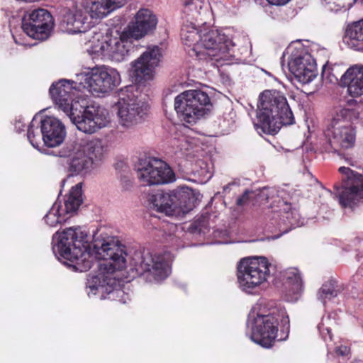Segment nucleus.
Wrapping results in <instances>:
<instances>
[{
  "instance_id": "f257e3e1",
  "label": "nucleus",
  "mask_w": 363,
  "mask_h": 363,
  "mask_svg": "<svg viewBox=\"0 0 363 363\" xmlns=\"http://www.w3.org/2000/svg\"><path fill=\"white\" fill-rule=\"evenodd\" d=\"M86 234L80 227H70L52 236V249L62 257L72 262L75 271L89 270L94 263V255L102 262L98 265L95 275H89L86 287L88 296L101 294V299L110 298L125 303L129 299L121 289H117V272L127 267L125 247L113 237L95 239L92 252L86 240Z\"/></svg>"
},
{
  "instance_id": "f03ea898",
  "label": "nucleus",
  "mask_w": 363,
  "mask_h": 363,
  "mask_svg": "<svg viewBox=\"0 0 363 363\" xmlns=\"http://www.w3.org/2000/svg\"><path fill=\"white\" fill-rule=\"evenodd\" d=\"M181 37L185 45L192 46L189 55L199 60H210L222 65L235 57V43L225 33L211 30L199 34L194 26H185Z\"/></svg>"
},
{
  "instance_id": "7ed1b4c3",
  "label": "nucleus",
  "mask_w": 363,
  "mask_h": 363,
  "mask_svg": "<svg viewBox=\"0 0 363 363\" xmlns=\"http://www.w3.org/2000/svg\"><path fill=\"white\" fill-rule=\"evenodd\" d=\"M257 117L255 127L257 132L269 135L277 133L282 125L294 123L286 97L275 90H266L260 94Z\"/></svg>"
},
{
  "instance_id": "20e7f679",
  "label": "nucleus",
  "mask_w": 363,
  "mask_h": 363,
  "mask_svg": "<svg viewBox=\"0 0 363 363\" xmlns=\"http://www.w3.org/2000/svg\"><path fill=\"white\" fill-rule=\"evenodd\" d=\"M279 323L281 331L288 334L289 318L284 308H272L265 313L261 304L255 305L248 315L247 323L251 330V340L263 347H271L277 337Z\"/></svg>"
},
{
  "instance_id": "39448f33",
  "label": "nucleus",
  "mask_w": 363,
  "mask_h": 363,
  "mask_svg": "<svg viewBox=\"0 0 363 363\" xmlns=\"http://www.w3.org/2000/svg\"><path fill=\"white\" fill-rule=\"evenodd\" d=\"M362 107L356 101L350 100L347 106L336 111L329 125L325 135L335 151L344 150L354 147L356 130L352 123L360 118Z\"/></svg>"
},
{
  "instance_id": "423d86ee",
  "label": "nucleus",
  "mask_w": 363,
  "mask_h": 363,
  "mask_svg": "<svg viewBox=\"0 0 363 363\" xmlns=\"http://www.w3.org/2000/svg\"><path fill=\"white\" fill-rule=\"evenodd\" d=\"M134 38L124 29L116 35L94 32L89 40V51L114 62L127 60L135 50Z\"/></svg>"
},
{
  "instance_id": "0eeeda50",
  "label": "nucleus",
  "mask_w": 363,
  "mask_h": 363,
  "mask_svg": "<svg viewBox=\"0 0 363 363\" xmlns=\"http://www.w3.org/2000/svg\"><path fill=\"white\" fill-rule=\"evenodd\" d=\"M117 96L118 101L115 106L119 125L125 130L135 127L147 115V104L139 96L135 86H128L121 89Z\"/></svg>"
},
{
  "instance_id": "6e6552de",
  "label": "nucleus",
  "mask_w": 363,
  "mask_h": 363,
  "mask_svg": "<svg viewBox=\"0 0 363 363\" xmlns=\"http://www.w3.org/2000/svg\"><path fill=\"white\" fill-rule=\"evenodd\" d=\"M73 82L79 84V88L86 89L95 96H101L118 86L121 79L117 69L102 65L84 68L75 74Z\"/></svg>"
},
{
  "instance_id": "1a4fd4ad",
  "label": "nucleus",
  "mask_w": 363,
  "mask_h": 363,
  "mask_svg": "<svg viewBox=\"0 0 363 363\" xmlns=\"http://www.w3.org/2000/svg\"><path fill=\"white\" fill-rule=\"evenodd\" d=\"M264 257L242 259L238 266V283L240 289L248 294H256L269 277V267Z\"/></svg>"
},
{
  "instance_id": "9d476101",
  "label": "nucleus",
  "mask_w": 363,
  "mask_h": 363,
  "mask_svg": "<svg viewBox=\"0 0 363 363\" xmlns=\"http://www.w3.org/2000/svg\"><path fill=\"white\" fill-rule=\"evenodd\" d=\"M170 256L153 254L148 250L135 251L130 256V267L137 275L148 273L158 281L167 278L170 273Z\"/></svg>"
},
{
  "instance_id": "9b49d317",
  "label": "nucleus",
  "mask_w": 363,
  "mask_h": 363,
  "mask_svg": "<svg viewBox=\"0 0 363 363\" xmlns=\"http://www.w3.org/2000/svg\"><path fill=\"white\" fill-rule=\"evenodd\" d=\"M212 105L208 95L201 90L183 91L174 99V109L182 119L194 123L210 111Z\"/></svg>"
},
{
  "instance_id": "f8f14e48",
  "label": "nucleus",
  "mask_w": 363,
  "mask_h": 363,
  "mask_svg": "<svg viewBox=\"0 0 363 363\" xmlns=\"http://www.w3.org/2000/svg\"><path fill=\"white\" fill-rule=\"evenodd\" d=\"M279 193L274 187H264L261 190L259 196L269 201L270 199H274L277 196L273 202L277 203V206L279 209L274 211L269 219L272 225L279 228L283 233H287L291 228L303 225V220L297 210L292 208L291 204L280 199Z\"/></svg>"
},
{
  "instance_id": "ddd939ff",
  "label": "nucleus",
  "mask_w": 363,
  "mask_h": 363,
  "mask_svg": "<svg viewBox=\"0 0 363 363\" xmlns=\"http://www.w3.org/2000/svg\"><path fill=\"white\" fill-rule=\"evenodd\" d=\"M137 177L144 186L165 184L176 180L175 174L167 163L151 157L140 160Z\"/></svg>"
},
{
  "instance_id": "4468645a",
  "label": "nucleus",
  "mask_w": 363,
  "mask_h": 363,
  "mask_svg": "<svg viewBox=\"0 0 363 363\" xmlns=\"http://www.w3.org/2000/svg\"><path fill=\"white\" fill-rule=\"evenodd\" d=\"M161 58L162 50L160 47H148L140 57L130 62V76L138 84L153 80L155 69L159 65Z\"/></svg>"
},
{
  "instance_id": "2eb2a0df",
  "label": "nucleus",
  "mask_w": 363,
  "mask_h": 363,
  "mask_svg": "<svg viewBox=\"0 0 363 363\" xmlns=\"http://www.w3.org/2000/svg\"><path fill=\"white\" fill-rule=\"evenodd\" d=\"M82 203V184L78 183L73 186L65 201L64 204L56 201L48 213L44 216L45 222L55 227L67 221L79 208Z\"/></svg>"
},
{
  "instance_id": "dca6fc26",
  "label": "nucleus",
  "mask_w": 363,
  "mask_h": 363,
  "mask_svg": "<svg viewBox=\"0 0 363 363\" xmlns=\"http://www.w3.org/2000/svg\"><path fill=\"white\" fill-rule=\"evenodd\" d=\"M339 172L344 176L345 184L336 188V196L342 206L352 207L363 199V176L345 167H340Z\"/></svg>"
},
{
  "instance_id": "f3484780",
  "label": "nucleus",
  "mask_w": 363,
  "mask_h": 363,
  "mask_svg": "<svg viewBox=\"0 0 363 363\" xmlns=\"http://www.w3.org/2000/svg\"><path fill=\"white\" fill-rule=\"evenodd\" d=\"M69 116L77 129L84 133L92 134L107 127L111 123L110 114L107 109L100 106H88L81 116Z\"/></svg>"
},
{
  "instance_id": "a211bd4d",
  "label": "nucleus",
  "mask_w": 363,
  "mask_h": 363,
  "mask_svg": "<svg viewBox=\"0 0 363 363\" xmlns=\"http://www.w3.org/2000/svg\"><path fill=\"white\" fill-rule=\"evenodd\" d=\"M53 27L52 16L45 9L33 11L23 19L22 28L29 37L40 40L47 39Z\"/></svg>"
},
{
  "instance_id": "6ab92c4d",
  "label": "nucleus",
  "mask_w": 363,
  "mask_h": 363,
  "mask_svg": "<svg viewBox=\"0 0 363 363\" xmlns=\"http://www.w3.org/2000/svg\"><path fill=\"white\" fill-rule=\"evenodd\" d=\"M72 80L60 79L53 83L50 88V94L52 100L69 116L78 111V101L72 99L73 89H79Z\"/></svg>"
},
{
  "instance_id": "aec40b11",
  "label": "nucleus",
  "mask_w": 363,
  "mask_h": 363,
  "mask_svg": "<svg viewBox=\"0 0 363 363\" xmlns=\"http://www.w3.org/2000/svg\"><path fill=\"white\" fill-rule=\"evenodd\" d=\"M92 23L80 3L63 10L60 26L62 31L74 34L85 32Z\"/></svg>"
},
{
  "instance_id": "412c9836",
  "label": "nucleus",
  "mask_w": 363,
  "mask_h": 363,
  "mask_svg": "<svg viewBox=\"0 0 363 363\" xmlns=\"http://www.w3.org/2000/svg\"><path fill=\"white\" fill-rule=\"evenodd\" d=\"M187 196L181 192H164L159 191L149 196L150 208L158 212L172 215L179 213L182 208V201H185Z\"/></svg>"
},
{
  "instance_id": "4be33fe9",
  "label": "nucleus",
  "mask_w": 363,
  "mask_h": 363,
  "mask_svg": "<svg viewBox=\"0 0 363 363\" xmlns=\"http://www.w3.org/2000/svg\"><path fill=\"white\" fill-rule=\"evenodd\" d=\"M157 18L148 9H140L124 28L135 40L151 33L156 28Z\"/></svg>"
},
{
  "instance_id": "5701e85b",
  "label": "nucleus",
  "mask_w": 363,
  "mask_h": 363,
  "mask_svg": "<svg viewBox=\"0 0 363 363\" xmlns=\"http://www.w3.org/2000/svg\"><path fill=\"white\" fill-rule=\"evenodd\" d=\"M288 66L290 72L302 84L310 83L317 75L315 60L308 52L293 55Z\"/></svg>"
},
{
  "instance_id": "b1692460",
  "label": "nucleus",
  "mask_w": 363,
  "mask_h": 363,
  "mask_svg": "<svg viewBox=\"0 0 363 363\" xmlns=\"http://www.w3.org/2000/svg\"><path fill=\"white\" fill-rule=\"evenodd\" d=\"M40 123L43 142L45 146L55 147L64 142L67 132L64 124L59 119L53 116H46Z\"/></svg>"
},
{
  "instance_id": "393cba45",
  "label": "nucleus",
  "mask_w": 363,
  "mask_h": 363,
  "mask_svg": "<svg viewBox=\"0 0 363 363\" xmlns=\"http://www.w3.org/2000/svg\"><path fill=\"white\" fill-rule=\"evenodd\" d=\"M127 0H82L81 4L92 21H100L121 8Z\"/></svg>"
},
{
  "instance_id": "a878e982",
  "label": "nucleus",
  "mask_w": 363,
  "mask_h": 363,
  "mask_svg": "<svg viewBox=\"0 0 363 363\" xmlns=\"http://www.w3.org/2000/svg\"><path fill=\"white\" fill-rule=\"evenodd\" d=\"M67 148H68V152L70 151H75L76 153H79L80 151L83 152L94 164L102 160L105 153L103 142L98 138L67 143Z\"/></svg>"
},
{
  "instance_id": "bb28decb",
  "label": "nucleus",
  "mask_w": 363,
  "mask_h": 363,
  "mask_svg": "<svg viewBox=\"0 0 363 363\" xmlns=\"http://www.w3.org/2000/svg\"><path fill=\"white\" fill-rule=\"evenodd\" d=\"M342 86L347 87L348 94L352 97L363 95V66L354 65L349 67L340 77Z\"/></svg>"
},
{
  "instance_id": "cd10ccee",
  "label": "nucleus",
  "mask_w": 363,
  "mask_h": 363,
  "mask_svg": "<svg viewBox=\"0 0 363 363\" xmlns=\"http://www.w3.org/2000/svg\"><path fill=\"white\" fill-rule=\"evenodd\" d=\"M67 144L59 151V156L69 157V171L72 174H85L90 172L95 167L92 160L89 159L83 152L76 153L75 151L68 152Z\"/></svg>"
},
{
  "instance_id": "c85d7f7f",
  "label": "nucleus",
  "mask_w": 363,
  "mask_h": 363,
  "mask_svg": "<svg viewBox=\"0 0 363 363\" xmlns=\"http://www.w3.org/2000/svg\"><path fill=\"white\" fill-rule=\"evenodd\" d=\"M282 278L286 288L295 296L292 299L296 300L303 290L301 272L296 267H289L283 271Z\"/></svg>"
},
{
  "instance_id": "c756f323",
  "label": "nucleus",
  "mask_w": 363,
  "mask_h": 363,
  "mask_svg": "<svg viewBox=\"0 0 363 363\" xmlns=\"http://www.w3.org/2000/svg\"><path fill=\"white\" fill-rule=\"evenodd\" d=\"M343 41L349 48L354 50L363 47V18L347 26Z\"/></svg>"
},
{
  "instance_id": "7c9ffc66",
  "label": "nucleus",
  "mask_w": 363,
  "mask_h": 363,
  "mask_svg": "<svg viewBox=\"0 0 363 363\" xmlns=\"http://www.w3.org/2000/svg\"><path fill=\"white\" fill-rule=\"evenodd\" d=\"M27 137L31 145L36 149H39L43 141L42 133L38 126H35L34 120L31 121L28 126Z\"/></svg>"
},
{
  "instance_id": "2f4dec72",
  "label": "nucleus",
  "mask_w": 363,
  "mask_h": 363,
  "mask_svg": "<svg viewBox=\"0 0 363 363\" xmlns=\"http://www.w3.org/2000/svg\"><path fill=\"white\" fill-rule=\"evenodd\" d=\"M337 291L335 289L333 282L329 281L323 284L318 292V298L323 303H325L327 301L332 299L337 296Z\"/></svg>"
},
{
  "instance_id": "473e14b6",
  "label": "nucleus",
  "mask_w": 363,
  "mask_h": 363,
  "mask_svg": "<svg viewBox=\"0 0 363 363\" xmlns=\"http://www.w3.org/2000/svg\"><path fill=\"white\" fill-rule=\"evenodd\" d=\"M325 4L327 9L330 11L337 12L342 10L346 11L352 4L345 0H320Z\"/></svg>"
},
{
  "instance_id": "72a5a7b5",
  "label": "nucleus",
  "mask_w": 363,
  "mask_h": 363,
  "mask_svg": "<svg viewBox=\"0 0 363 363\" xmlns=\"http://www.w3.org/2000/svg\"><path fill=\"white\" fill-rule=\"evenodd\" d=\"M184 11L189 15L191 14L193 16L199 13L202 7L200 0H184Z\"/></svg>"
},
{
  "instance_id": "f704fd0d",
  "label": "nucleus",
  "mask_w": 363,
  "mask_h": 363,
  "mask_svg": "<svg viewBox=\"0 0 363 363\" xmlns=\"http://www.w3.org/2000/svg\"><path fill=\"white\" fill-rule=\"evenodd\" d=\"M199 165L200 169L198 170H194L198 174V175L206 180L211 179L212 177V167L203 161H200L199 162Z\"/></svg>"
},
{
  "instance_id": "c9c22d12",
  "label": "nucleus",
  "mask_w": 363,
  "mask_h": 363,
  "mask_svg": "<svg viewBox=\"0 0 363 363\" xmlns=\"http://www.w3.org/2000/svg\"><path fill=\"white\" fill-rule=\"evenodd\" d=\"M335 67L330 68L324 67L322 72V78L324 81L335 84L338 81L339 75L333 73Z\"/></svg>"
},
{
  "instance_id": "e433bc0d",
  "label": "nucleus",
  "mask_w": 363,
  "mask_h": 363,
  "mask_svg": "<svg viewBox=\"0 0 363 363\" xmlns=\"http://www.w3.org/2000/svg\"><path fill=\"white\" fill-rule=\"evenodd\" d=\"M252 194V191L250 190H245V192L236 201V204L239 206L246 205L250 200V195Z\"/></svg>"
},
{
  "instance_id": "4c0bfd02",
  "label": "nucleus",
  "mask_w": 363,
  "mask_h": 363,
  "mask_svg": "<svg viewBox=\"0 0 363 363\" xmlns=\"http://www.w3.org/2000/svg\"><path fill=\"white\" fill-rule=\"evenodd\" d=\"M349 350L347 347L341 345L336 349V353L341 356H346L348 354Z\"/></svg>"
},
{
  "instance_id": "58836bf2",
  "label": "nucleus",
  "mask_w": 363,
  "mask_h": 363,
  "mask_svg": "<svg viewBox=\"0 0 363 363\" xmlns=\"http://www.w3.org/2000/svg\"><path fill=\"white\" fill-rule=\"evenodd\" d=\"M268 2L273 5L281 6L287 4L290 0H267Z\"/></svg>"
},
{
  "instance_id": "ea45409f",
  "label": "nucleus",
  "mask_w": 363,
  "mask_h": 363,
  "mask_svg": "<svg viewBox=\"0 0 363 363\" xmlns=\"http://www.w3.org/2000/svg\"><path fill=\"white\" fill-rule=\"evenodd\" d=\"M24 128H25V125L21 123V121L16 122L15 128L17 130L18 132H21V130H23Z\"/></svg>"
},
{
  "instance_id": "a19ab883",
  "label": "nucleus",
  "mask_w": 363,
  "mask_h": 363,
  "mask_svg": "<svg viewBox=\"0 0 363 363\" xmlns=\"http://www.w3.org/2000/svg\"><path fill=\"white\" fill-rule=\"evenodd\" d=\"M318 329L320 330V333H321L322 334H323L324 333V330H326L328 334L329 335V337L331 339V334H330V330L329 328H324L323 327V324H321V325H318Z\"/></svg>"
},
{
  "instance_id": "79ce46f5",
  "label": "nucleus",
  "mask_w": 363,
  "mask_h": 363,
  "mask_svg": "<svg viewBox=\"0 0 363 363\" xmlns=\"http://www.w3.org/2000/svg\"><path fill=\"white\" fill-rule=\"evenodd\" d=\"M347 163L352 166H354V162L350 159H346Z\"/></svg>"
},
{
  "instance_id": "37998d69",
  "label": "nucleus",
  "mask_w": 363,
  "mask_h": 363,
  "mask_svg": "<svg viewBox=\"0 0 363 363\" xmlns=\"http://www.w3.org/2000/svg\"><path fill=\"white\" fill-rule=\"evenodd\" d=\"M354 363H363L361 360H356Z\"/></svg>"
},
{
  "instance_id": "c03bdc74",
  "label": "nucleus",
  "mask_w": 363,
  "mask_h": 363,
  "mask_svg": "<svg viewBox=\"0 0 363 363\" xmlns=\"http://www.w3.org/2000/svg\"><path fill=\"white\" fill-rule=\"evenodd\" d=\"M228 186H225L224 187V190H225V189H228Z\"/></svg>"
},
{
  "instance_id": "a18cd8bd",
  "label": "nucleus",
  "mask_w": 363,
  "mask_h": 363,
  "mask_svg": "<svg viewBox=\"0 0 363 363\" xmlns=\"http://www.w3.org/2000/svg\"><path fill=\"white\" fill-rule=\"evenodd\" d=\"M279 340H284V338L282 337H281Z\"/></svg>"
},
{
  "instance_id": "49530a36",
  "label": "nucleus",
  "mask_w": 363,
  "mask_h": 363,
  "mask_svg": "<svg viewBox=\"0 0 363 363\" xmlns=\"http://www.w3.org/2000/svg\"><path fill=\"white\" fill-rule=\"evenodd\" d=\"M357 0H354V1H357Z\"/></svg>"
}]
</instances>
